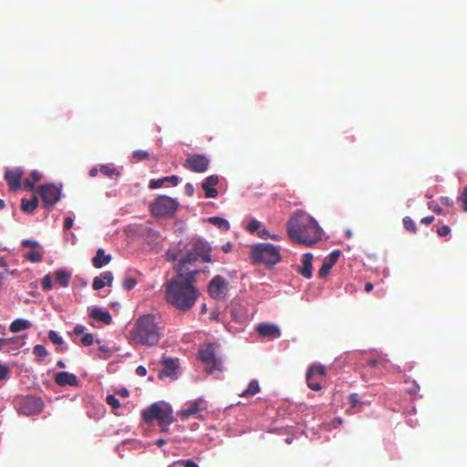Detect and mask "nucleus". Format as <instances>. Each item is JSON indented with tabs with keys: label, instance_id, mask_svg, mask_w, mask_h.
Segmentation results:
<instances>
[{
	"label": "nucleus",
	"instance_id": "1",
	"mask_svg": "<svg viewBox=\"0 0 467 467\" xmlns=\"http://www.w3.org/2000/svg\"><path fill=\"white\" fill-rule=\"evenodd\" d=\"M288 237L296 244L311 246L322 238V228L305 211L295 212L286 223Z\"/></svg>",
	"mask_w": 467,
	"mask_h": 467
},
{
	"label": "nucleus",
	"instance_id": "2",
	"mask_svg": "<svg viewBox=\"0 0 467 467\" xmlns=\"http://www.w3.org/2000/svg\"><path fill=\"white\" fill-rule=\"evenodd\" d=\"M200 293L192 282L171 279L165 284V298L168 304L181 312L189 311L198 299Z\"/></svg>",
	"mask_w": 467,
	"mask_h": 467
},
{
	"label": "nucleus",
	"instance_id": "3",
	"mask_svg": "<svg viewBox=\"0 0 467 467\" xmlns=\"http://www.w3.org/2000/svg\"><path fill=\"white\" fill-rule=\"evenodd\" d=\"M162 329L153 315L140 317L130 330L131 340L139 345L152 347L159 343Z\"/></svg>",
	"mask_w": 467,
	"mask_h": 467
},
{
	"label": "nucleus",
	"instance_id": "4",
	"mask_svg": "<svg viewBox=\"0 0 467 467\" xmlns=\"http://www.w3.org/2000/svg\"><path fill=\"white\" fill-rule=\"evenodd\" d=\"M144 422L151 423L153 420H158L161 432H167L169 426L174 421L172 408L164 402H154L141 412Z\"/></svg>",
	"mask_w": 467,
	"mask_h": 467
},
{
	"label": "nucleus",
	"instance_id": "5",
	"mask_svg": "<svg viewBox=\"0 0 467 467\" xmlns=\"http://www.w3.org/2000/svg\"><path fill=\"white\" fill-rule=\"evenodd\" d=\"M251 259L254 264L276 265L281 260L279 250L269 243L257 244L251 249Z\"/></svg>",
	"mask_w": 467,
	"mask_h": 467
},
{
	"label": "nucleus",
	"instance_id": "6",
	"mask_svg": "<svg viewBox=\"0 0 467 467\" xmlns=\"http://www.w3.org/2000/svg\"><path fill=\"white\" fill-rule=\"evenodd\" d=\"M179 279L194 283L196 275L202 272L199 260L190 253L182 256L175 267Z\"/></svg>",
	"mask_w": 467,
	"mask_h": 467
},
{
	"label": "nucleus",
	"instance_id": "7",
	"mask_svg": "<svg viewBox=\"0 0 467 467\" xmlns=\"http://www.w3.org/2000/svg\"><path fill=\"white\" fill-rule=\"evenodd\" d=\"M179 202L169 196L161 195L150 204L151 213L156 217L172 215L178 209Z\"/></svg>",
	"mask_w": 467,
	"mask_h": 467
},
{
	"label": "nucleus",
	"instance_id": "8",
	"mask_svg": "<svg viewBox=\"0 0 467 467\" xmlns=\"http://www.w3.org/2000/svg\"><path fill=\"white\" fill-rule=\"evenodd\" d=\"M199 358L205 365L208 373L223 370L222 358L216 355L213 344H206L200 348Z\"/></svg>",
	"mask_w": 467,
	"mask_h": 467
},
{
	"label": "nucleus",
	"instance_id": "9",
	"mask_svg": "<svg viewBox=\"0 0 467 467\" xmlns=\"http://www.w3.org/2000/svg\"><path fill=\"white\" fill-rule=\"evenodd\" d=\"M326 377V368L320 364L310 366L306 374V384L313 390H320L322 389L321 382Z\"/></svg>",
	"mask_w": 467,
	"mask_h": 467
},
{
	"label": "nucleus",
	"instance_id": "10",
	"mask_svg": "<svg viewBox=\"0 0 467 467\" xmlns=\"http://www.w3.org/2000/svg\"><path fill=\"white\" fill-rule=\"evenodd\" d=\"M37 192L41 196V199L44 202V207L49 208L59 201L61 195V189L57 187L55 184L47 183L45 185H41L38 188Z\"/></svg>",
	"mask_w": 467,
	"mask_h": 467
},
{
	"label": "nucleus",
	"instance_id": "11",
	"mask_svg": "<svg viewBox=\"0 0 467 467\" xmlns=\"http://www.w3.org/2000/svg\"><path fill=\"white\" fill-rule=\"evenodd\" d=\"M188 253L192 254L198 260L201 258L203 263H213L215 261L212 257V246L202 239L194 241L192 250Z\"/></svg>",
	"mask_w": 467,
	"mask_h": 467
},
{
	"label": "nucleus",
	"instance_id": "12",
	"mask_svg": "<svg viewBox=\"0 0 467 467\" xmlns=\"http://www.w3.org/2000/svg\"><path fill=\"white\" fill-rule=\"evenodd\" d=\"M228 292V284L222 275H215L208 285V293L214 299L225 298Z\"/></svg>",
	"mask_w": 467,
	"mask_h": 467
},
{
	"label": "nucleus",
	"instance_id": "13",
	"mask_svg": "<svg viewBox=\"0 0 467 467\" xmlns=\"http://www.w3.org/2000/svg\"><path fill=\"white\" fill-rule=\"evenodd\" d=\"M206 410L205 401L202 398H199L192 401L187 408L179 411V416L182 420L191 417L195 419H202V412Z\"/></svg>",
	"mask_w": 467,
	"mask_h": 467
},
{
	"label": "nucleus",
	"instance_id": "14",
	"mask_svg": "<svg viewBox=\"0 0 467 467\" xmlns=\"http://www.w3.org/2000/svg\"><path fill=\"white\" fill-rule=\"evenodd\" d=\"M210 160L202 154H193L187 158L183 163V167L193 172H204L208 170Z\"/></svg>",
	"mask_w": 467,
	"mask_h": 467
},
{
	"label": "nucleus",
	"instance_id": "15",
	"mask_svg": "<svg viewBox=\"0 0 467 467\" xmlns=\"http://www.w3.org/2000/svg\"><path fill=\"white\" fill-rule=\"evenodd\" d=\"M44 408V402L40 398L27 396L23 400L20 406V411L25 415L39 414Z\"/></svg>",
	"mask_w": 467,
	"mask_h": 467
},
{
	"label": "nucleus",
	"instance_id": "16",
	"mask_svg": "<svg viewBox=\"0 0 467 467\" xmlns=\"http://www.w3.org/2000/svg\"><path fill=\"white\" fill-rule=\"evenodd\" d=\"M162 368L159 371V378H170L171 379H175L178 378V360L171 358H164L161 360Z\"/></svg>",
	"mask_w": 467,
	"mask_h": 467
},
{
	"label": "nucleus",
	"instance_id": "17",
	"mask_svg": "<svg viewBox=\"0 0 467 467\" xmlns=\"http://www.w3.org/2000/svg\"><path fill=\"white\" fill-rule=\"evenodd\" d=\"M24 171L20 168L7 170L5 172V179L10 191H17L21 187V180Z\"/></svg>",
	"mask_w": 467,
	"mask_h": 467
},
{
	"label": "nucleus",
	"instance_id": "18",
	"mask_svg": "<svg viewBox=\"0 0 467 467\" xmlns=\"http://www.w3.org/2000/svg\"><path fill=\"white\" fill-rule=\"evenodd\" d=\"M257 334L262 337L270 339L277 338L281 336V331L276 325L270 323H261L256 327Z\"/></svg>",
	"mask_w": 467,
	"mask_h": 467
},
{
	"label": "nucleus",
	"instance_id": "19",
	"mask_svg": "<svg viewBox=\"0 0 467 467\" xmlns=\"http://www.w3.org/2000/svg\"><path fill=\"white\" fill-rule=\"evenodd\" d=\"M218 182L219 178L217 175H210L202 182V188L206 198H216L218 196V191L214 188Z\"/></svg>",
	"mask_w": 467,
	"mask_h": 467
},
{
	"label": "nucleus",
	"instance_id": "20",
	"mask_svg": "<svg viewBox=\"0 0 467 467\" xmlns=\"http://www.w3.org/2000/svg\"><path fill=\"white\" fill-rule=\"evenodd\" d=\"M339 256H340L339 250H334L329 254V255L324 261L322 266L320 267V269L318 271V276L320 278H324L327 275L330 269L337 264Z\"/></svg>",
	"mask_w": 467,
	"mask_h": 467
},
{
	"label": "nucleus",
	"instance_id": "21",
	"mask_svg": "<svg viewBox=\"0 0 467 467\" xmlns=\"http://www.w3.org/2000/svg\"><path fill=\"white\" fill-rule=\"evenodd\" d=\"M55 382L61 387L67 385L77 386L78 384V379L77 376L72 373L61 371L56 374Z\"/></svg>",
	"mask_w": 467,
	"mask_h": 467
},
{
	"label": "nucleus",
	"instance_id": "22",
	"mask_svg": "<svg viewBox=\"0 0 467 467\" xmlns=\"http://www.w3.org/2000/svg\"><path fill=\"white\" fill-rule=\"evenodd\" d=\"M312 261H313L312 254L306 253L303 255L302 265L298 266V268H297V272L306 278L312 277V271H313Z\"/></svg>",
	"mask_w": 467,
	"mask_h": 467
},
{
	"label": "nucleus",
	"instance_id": "23",
	"mask_svg": "<svg viewBox=\"0 0 467 467\" xmlns=\"http://www.w3.org/2000/svg\"><path fill=\"white\" fill-rule=\"evenodd\" d=\"M113 281V275L111 272H104L99 276H96L92 283L94 290H99L106 285L110 286Z\"/></svg>",
	"mask_w": 467,
	"mask_h": 467
},
{
	"label": "nucleus",
	"instance_id": "24",
	"mask_svg": "<svg viewBox=\"0 0 467 467\" xmlns=\"http://www.w3.org/2000/svg\"><path fill=\"white\" fill-rule=\"evenodd\" d=\"M89 317L102 322L104 325H109L112 322L111 315L109 311L95 307L89 312Z\"/></svg>",
	"mask_w": 467,
	"mask_h": 467
},
{
	"label": "nucleus",
	"instance_id": "25",
	"mask_svg": "<svg viewBox=\"0 0 467 467\" xmlns=\"http://www.w3.org/2000/svg\"><path fill=\"white\" fill-rule=\"evenodd\" d=\"M110 260V254H106L105 251L102 248H99L92 259V264L96 268H101L102 266L108 265Z\"/></svg>",
	"mask_w": 467,
	"mask_h": 467
},
{
	"label": "nucleus",
	"instance_id": "26",
	"mask_svg": "<svg viewBox=\"0 0 467 467\" xmlns=\"http://www.w3.org/2000/svg\"><path fill=\"white\" fill-rule=\"evenodd\" d=\"M166 182H169L173 186H176L180 182V178L177 175H171L158 180H150L149 186L150 189H157L161 187L164 183H166Z\"/></svg>",
	"mask_w": 467,
	"mask_h": 467
},
{
	"label": "nucleus",
	"instance_id": "27",
	"mask_svg": "<svg viewBox=\"0 0 467 467\" xmlns=\"http://www.w3.org/2000/svg\"><path fill=\"white\" fill-rule=\"evenodd\" d=\"M56 282L62 287H67L71 279V273L59 269L55 273Z\"/></svg>",
	"mask_w": 467,
	"mask_h": 467
},
{
	"label": "nucleus",
	"instance_id": "28",
	"mask_svg": "<svg viewBox=\"0 0 467 467\" xmlns=\"http://www.w3.org/2000/svg\"><path fill=\"white\" fill-rule=\"evenodd\" d=\"M37 206H38V198L36 196H33L30 200L22 199L21 209L25 213H33L36 209Z\"/></svg>",
	"mask_w": 467,
	"mask_h": 467
},
{
	"label": "nucleus",
	"instance_id": "29",
	"mask_svg": "<svg viewBox=\"0 0 467 467\" xmlns=\"http://www.w3.org/2000/svg\"><path fill=\"white\" fill-rule=\"evenodd\" d=\"M30 327H31V324L29 321H27L26 319L18 318L11 323L9 328L13 333H17L21 330L27 329Z\"/></svg>",
	"mask_w": 467,
	"mask_h": 467
},
{
	"label": "nucleus",
	"instance_id": "30",
	"mask_svg": "<svg viewBox=\"0 0 467 467\" xmlns=\"http://www.w3.org/2000/svg\"><path fill=\"white\" fill-rule=\"evenodd\" d=\"M260 391L259 383L257 380L254 379L249 383L248 388L242 391L239 396L241 397H248V396H254L256 393Z\"/></svg>",
	"mask_w": 467,
	"mask_h": 467
},
{
	"label": "nucleus",
	"instance_id": "31",
	"mask_svg": "<svg viewBox=\"0 0 467 467\" xmlns=\"http://www.w3.org/2000/svg\"><path fill=\"white\" fill-rule=\"evenodd\" d=\"M209 222L214 225H217L220 228H223L225 231L230 229V223L223 218L217 216L210 217Z\"/></svg>",
	"mask_w": 467,
	"mask_h": 467
},
{
	"label": "nucleus",
	"instance_id": "32",
	"mask_svg": "<svg viewBox=\"0 0 467 467\" xmlns=\"http://www.w3.org/2000/svg\"><path fill=\"white\" fill-rule=\"evenodd\" d=\"M100 172L103 173L105 176L112 179L115 176H119V172L117 169L111 168L108 165H102L99 169Z\"/></svg>",
	"mask_w": 467,
	"mask_h": 467
},
{
	"label": "nucleus",
	"instance_id": "33",
	"mask_svg": "<svg viewBox=\"0 0 467 467\" xmlns=\"http://www.w3.org/2000/svg\"><path fill=\"white\" fill-rule=\"evenodd\" d=\"M150 152L145 150H136L132 152L133 162L140 161L149 158Z\"/></svg>",
	"mask_w": 467,
	"mask_h": 467
},
{
	"label": "nucleus",
	"instance_id": "34",
	"mask_svg": "<svg viewBox=\"0 0 467 467\" xmlns=\"http://www.w3.org/2000/svg\"><path fill=\"white\" fill-rule=\"evenodd\" d=\"M33 354L38 360H43L47 356V351L43 345H36L33 348Z\"/></svg>",
	"mask_w": 467,
	"mask_h": 467
},
{
	"label": "nucleus",
	"instance_id": "35",
	"mask_svg": "<svg viewBox=\"0 0 467 467\" xmlns=\"http://www.w3.org/2000/svg\"><path fill=\"white\" fill-rule=\"evenodd\" d=\"M6 339H9L8 341V348L9 350L12 349H18L23 345V339L20 337H7Z\"/></svg>",
	"mask_w": 467,
	"mask_h": 467
},
{
	"label": "nucleus",
	"instance_id": "36",
	"mask_svg": "<svg viewBox=\"0 0 467 467\" xmlns=\"http://www.w3.org/2000/svg\"><path fill=\"white\" fill-rule=\"evenodd\" d=\"M403 225L406 230H408L413 234H415L417 232V227H416L414 221L409 216H406L403 218Z\"/></svg>",
	"mask_w": 467,
	"mask_h": 467
},
{
	"label": "nucleus",
	"instance_id": "37",
	"mask_svg": "<svg viewBox=\"0 0 467 467\" xmlns=\"http://www.w3.org/2000/svg\"><path fill=\"white\" fill-rule=\"evenodd\" d=\"M26 258L28 260V261H31L33 263H37V262H40L43 258L42 256V254L36 250H33L31 252H29L26 255Z\"/></svg>",
	"mask_w": 467,
	"mask_h": 467
},
{
	"label": "nucleus",
	"instance_id": "38",
	"mask_svg": "<svg viewBox=\"0 0 467 467\" xmlns=\"http://www.w3.org/2000/svg\"><path fill=\"white\" fill-rule=\"evenodd\" d=\"M137 280L134 277H127L122 282V286L125 290L130 291L133 289L137 285Z\"/></svg>",
	"mask_w": 467,
	"mask_h": 467
},
{
	"label": "nucleus",
	"instance_id": "39",
	"mask_svg": "<svg viewBox=\"0 0 467 467\" xmlns=\"http://www.w3.org/2000/svg\"><path fill=\"white\" fill-rule=\"evenodd\" d=\"M181 253V250L177 249H169L167 252H166V259L167 261L169 262H175L178 260L179 258V254Z\"/></svg>",
	"mask_w": 467,
	"mask_h": 467
},
{
	"label": "nucleus",
	"instance_id": "40",
	"mask_svg": "<svg viewBox=\"0 0 467 467\" xmlns=\"http://www.w3.org/2000/svg\"><path fill=\"white\" fill-rule=\"evenodd\" d=\"M106 401L113 409H119L120 407L119 400L114 395H108L106 397Z\"/></svg>",
	"mask_w": 467,
	"mask_h": 467
},
{
	"label": "nucleus",
	"instance_id": "41",
	"mask_svg": "<svg viewBox=\"0 0 467 467\" xmlns=\"http://www.w3.org/2000/svg\"><path fill=\"white\" fill-rule=\"evenodd\" d=\"M48 338L50 339L51 342H53L54 344H57V345H60L63 343L62 337L60 336H58L57 334V332L54 330L49 331Z\"/></svg>",
	"mask_w": 467,
	"mask_h": 467
},
{
	"label": "nucleus",
	"instance_id": "42",
	"mask_svg": "<svg viewBox=\"0 0 467 467\" xmlns=\"http://www.w3.org/2000/svg\"><path fill=\"white\" fill-rule=\"evenodd\" d=\"M458 202L462 203L463 211L467 212V186L464 188L462 194L458 197Z\"/></svg>",
	"mask_w": 467,
	"mask_h": 467
},
{
	"label": "nucleus",
	"instance_id": "43",
	"mask_svg": "<svg viewBox=\"0 0 467 467\" xmlns=\"http://www.w3.org/2000/svg\"><path fill=\"white\" fill-rule=\"evenodd\" d=\"M80 341L83 346H86V347L90 346V345H92V343L94 341L93 335L90 333H86L81 337Z\"/></svg>",
	"mask_w": 467,
	"mask_h": 467
},
{
	"label": "nucleus",
	"instance_id": "44",
	"mask_svg": "<svg viewBox=\"0 0 467 467\" xmlns=\"http://www.w3.org/2000/svg\"><path fill=\"white\" fill-rule=\"evenodd\" d=\"M41 285L42 288L46 291H48L52 288V280L49 275H47L43 277Z\"/></svg>",
	"mask_w": 467,
	"mask_h": 467
},
{
	"label": "nucleus",
	"instance_id": "45",
	"mask_svg": "<svg viewBox=\"0 0 467 467\" xmlns=\"http://www.w3.org/2000/svg\"><path fill=\"white\" fill-rule=\"evenodd\" d=\"M260 226L261 223L255 219H253L248 223L246 229L251 233H254L257 231L260 228Z\"/></svg>",
	"mask_w": 467,
	"mask_h": 467
},
{
	"label": "nucleus",
	"instance_id": "46",
	"mask_svg": "<svg viewBox=\"0 0 467 467\" xmlns=\"http://www.w3.org/2000/svg\"><path fill=\"white\" fill-rule=\"evenodd\" d=\"M349 403L351 404L352 408H356L358 405L361 404V401L359 400V397L357 393H352L348 397Z\"/></svg>",
	"mask_w": 467,
	"mask_h": 467
},
{
	"label": "nucleus",
	"instance_id": "47",
	"mask_svg": "<svg viewBox=\"0 0 467 467\" xmlns=\"http://www.w3.org/2000/svg\"><path fill=\"white\" fill-rule=\"evenodd\" d=\"M9 375V369L6 366L0 364V380L5 379Z\"/></svg>",
	"mask_w": 467,
	"mask_h": 467
},
{
	"label": "nucleus",
	"instance_id": "48",
	"mask_svg": "<svg viewBox=\"0 0 467 467\" xmlns=\"http://www.w3.org/2000/svg\"><path fill=\"white\" fill-rule=\"evenodd\" d=\"M451 232V228L448 225H443L437 230V234L440 236H446Z\"/></svg>",
	"mask_w": 467,
	"mask_h": 467
},
{
	"label": "nucleus",
	"instance_id": "49",
	"mask_svg": "<svg viewBox=\"0 0 467 467\" xmlns=\"http://www.w3.org/2000/svg\"><path fill=\"white\" fill-rule=\"evenodd\" d=\"M23 246L36 248L38 246V243L35 240L26 239L22 242Z\"/></svg>",
	"mask_w": 467,
	"mask_h": 467
},
{
	"label": "nucleus",
	"instance_id": "50",
	"mask_svg": "<svg viewBox=\"0 0 467 467\" xmlns=\"http://www.w3.org/2000/svg\"><path fill=\"white\" fill-rule=\"evenodd\" d=\"M8 341L9 339H5V337L0 338V350L9 352L8 348Z\"/></svg>",
	"mask_w": 467,
	"mask_h": 467
},
{
	"label": "nucleus",
	"instance_id": "51",
	"mask_svg": "<svg viewBox=\"0 0 467 467\" xmlns=\"http://www.w3.org/2000/svg\"><path fill=\"white\" fill-rule=\"evenodd\" d=\"M184 191L188 196H192L194 193V187L192 183L188 182L184 186Z\"/></svg>",
	"mask_w": 467,
	"mask_h": 467
},
{
	"label": "nucleus",
	"instance_id": "52",
	"mask_svg": "<svg viewBox=\"0 0 467 467\" xmlns=\"http://www.w3.org/2000/svg\"><path fill=\"white\" fill-rule=\"evenodd\" d=\"M182 466L184 467H199V465L192 460H182Z\"/></svg>",
	"mask_w": 467,
	"mask_h": 467
},
{
	"label": "nucleus",
	"instance_id": "53",
	"mask_svg": "<svg viewBox=\"0 0 467 467\" xmlns=\"http://www.w3.org/2000/svg\"><path fill=\"white\" fill-rule=\"evenodd\" d=\"M73 219L71 217H66L64 222V228L69 230L73 226Z\"/></svg>",
	"mask_w": 467,
	"mask_h": 467
},
{
	"label": "nucleus",
	"instance_id": "54",
	"mask_svg": "<svg viewBox=\"0 0 467 467\" xmlns=\"http://www.w3.org/2000/svg\"><path fill=\"white\" fill-rule=\"evenodd\" d=\"M31 177L33 179V182H35V183L39 182L42 179L41 173L38 172L37 171H33L31 172Z\"/></svg>",
	"mask_w": 467,
	"mask_h": 467
},
{
	"label": "nucleus",
	"instance_id": "55",
	"mask_svg": "<svg viewBox=\"0 0 467 467\" xmlns=\"http://www.w3.org/2000/svg\"><path fill=\"white\" fill-rule=\"evenodd\" d=\"M136 374L140 377H144L147 374V369L143 366H139L136 368Z\"/></svg>",
	"mask_w": 467,
	"mask_h": 467
},
{
	"label": "nucleus",
	"instance_id": "56",
	"mask_svg": "<svg viewBox=\"0 0 467 467\" xmlns=\"http://www.w3.org/2000/svg\"><path fill=\"white\" fill-rule=\"evenodd\" d=\"M441 202L443 205L451 206L453 204V201L449 197H441Z\"/></svg>",
	"mask_w": 467,
	"mask_h": 467
},
{
	"label": "nucleus",
	"instance_id": "57",
	"mask_svg": "<svg viewBox=\"0 0 467 467\" xmlns=\"http://www.w3.org/2000/svg\"><path fill=\"white\" fill-rule=\"evenodd\" d=\"M433 221H434V216H427V217H423L420 220V223L428 225V224H431Z\"/></svg>",
	"mask_w": 467,
	"mask_h": 467
},
{
	"label": "nucleus",
	"instance_id": "58",
	"mask_svg": "<svg viewBox=\"0 0 467 467\" xmlns=\"http://www.w3.org/2000/svg\"><path fill=\"white\" fill-rule=\"evenodd\" d=\"M85 330V327L82 326V325H77L75 327H74V333L76 335H80L84 332Z\"/></svg>",
	"mask_w": 467,
	"mask_h": 467
},
{
	"label": "nucleus",
	"instance_id": "59",
	"mask_svg": "<svg viewBox=\"0 0 467 467\" xmlns=\"http://www.w3.org/2000/svg\"><path fill=\"white\" fill-rule=\"evenodd\" d=\"M233 244L231 243H227L225 244H223L222 246V250L224 252V253H230L232 250H233Z\"/></svg>",
	"mask_w": 467,
	"mask_h": 467
},
{
	"label": "nucleus",
	"instance_id": "60",
	"mask_svg": "<svg viewBox=\"0 0 467 467\" xmlns=\"http://www.w3.org/2000/svg\"><path fill=\"white\" fill-rule=\"evenodd\" d=\"M24 185L26 188H28V189H33L34 186H35V182L33 181H30L29 179H26L25 182H24Z\"/></svg>",
	"mask_w": 467,
	"mask_h": 467
},
{
	"label": "nucleus",
	"instance_id": "61",
	"mask_svg": "<svg viewBox=\"0 0 467 467\" xmlns=\"http://www.w3.org/2000/svg\"><path fill=\"white\" fill-rule=\"evenodd\" d=\"M259 236L262 238H266L271 236V234L265 229L259 231Z\"/></svg>",
	"mask_w": 467,
	"mask_h": 467
},
{
	"label": "nucleus",
	"instance_id": "62",
	"mask_svg": "<svg viewBox=\"0 0 467 467\" xmlns=\"http://www.w3.org/2000/svg\"><path fill=\"white\" fill-rule=\"evenodd\" d=\"M118 393L120 396L125 397V398L129 397V395H130L129 390L127 389H122Z\"/></svg>",
	"mask_w": 467,
	"mask_h": 467
},
{
	"label": "nucleus",
	"instance_id": "63",
	"mask_svg": "<svg viewBox=\"0 0 467 467\" xmlns=\"http://www.w3.org/2000/svg\"><path fill=\"white\" fill-rule=\"evenodd\" d=\"M373 287H374V285H373V284H372V283H370V282H368V283H366V285H365V290H366V292H368H368H370V291H372Z\"/></svg>",
	"mask_w": 467,
	"mask_h": 467
},
{
	"label": "nucleus",
	"instance_id": "64",
	"mask_svg": "<svg viewBox=\"0 0 467 467\" xmlns=\"http://www.w3.org/2000/svg\"><path fill=\"white\" fill-rule=\"evenodd\" d=\"M182 461H177V462H173L168 467H182Z\"/></svg>",
	"mask_w": 467,
	"mask_h": 467
}]
</instances>
